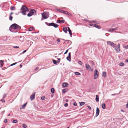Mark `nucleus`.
I'll return each instance as SVG.
<instances>
[{
    "label": "nucleus",
    "instance_id": "obj_1",
    "mask_svg": "<svg viewBox=\"0 0 128 128\" xmlns=\"http://www.w3.org/2000/svg\"><path fill=\"white\" fill-rule=\"evenodd\" d=\"M21 28V27L16 24H14L11 25L9 30L12 32V29L16 30V32L20 30Z\"/></svg>",
    "mask_w": 128,
    "mask_h": 128
},
{
    "label": "nucleus",
    "instance_id": "obj_2",
    "mask_svg": "<svg viewBox=\"0 0 128 128\" xmlns=\"http://www.w3.org/2000/svg\"><path fill=\"white\" fill-rule=\"evenodd\" d=\"M21 10H22L21 12L22 14L24 15H26V12L28 11V8L24 5H23L22 6Z\"/></svg>",
    "mask_w": 128,
    "mask_h": 128
},
{
    "label": "nucleus",
    "instance_id": "obj_3",
    "mask_svg": "<svg viewBox=\"0 0 128 128\" xmlns=\"http://www.w3.org/2000/svg\"><path fill=\"white\" fill-rule=\"evenodd\" d=\"M42 18L41 20H43V19H46L47 18L49 17V13L47 12H44L42 14Z\"/></svg>",
    "mask_w": 128,
    "mask_h": 128
},
{
    "label": "nucleus",
    "instance_id": "obj_4",
    "mask_svg": "<svg viewBox=\"0 0 128 128\" xmlns=\"http://www.w3.org/2000/svg\"><path fill=\"white\" fill-rule=\"evenodd\" d=\"M36 12L35 10L33 9H32L30 10L29 12L27 14V16L30 17L33 15H36Z\"/></svg>",
    "mask_w": 128,
    "mask_h": 128
},
{
    "label": "nucleus",
    "instance_id": "obj_5",
    "mask_svg": "<svg viewBox=\"0 0 128 128\" xmlns=\"http://www.w3.org/2000/svg\"><path fill=\"white\" fill-rule=\"evenodd\" d=\"M98 72L97 70H95L94 72V78L95 79L97 78L98 76Z\"/></svg>",
    "mask_w": 128,
    "mask_h": 128
},
{
    "label": "nucleus",
    "instance_id": "obj_6",
    "mask_svg": "<svg viewBox=\"0 0 128 128\" xmlns=\"http://www.w3.org/2000/svg\"><path fill=\"white\" fill-rule=\"evenodd\" d=\"M48 26H52L55 28H57L58 25L57 24H56L53 23H51L48 24Z\"/></svg>",
    "mask_w": 128,
    "mask_h": 128
},
{
    "label": "nucleus",
    "instance_id": "obj_7",
    "mask_svg": "<svg viewBox=\"0 0 128 128\" xmlns=\"http://www.w3.org/2000/svg\"><path fill=\"white\" fill-rule=\"evenodd\" d=\"M107 43L108 44L111 46L113 47L115 46V44L114 43L110 41H107Z\"/></svg>",
    "mask_w": 128,
    "mask_h": 128
},
{
    "label": "nucleus",
    "instance_id": "obj_8",
    "mask_svg": "<svg viewBox=\"0 0 128 128\" xmlns=\"http://www.w3.org/2000/svg\"><path fill=\"white\" fill-rule=\"evenodd\" d=\"M115 47L114 49L116 50L117 52H119L120 51V44H118L117 46H115Z\"/></svg>",
    "mask_w": 128,
    "mask_h": 128
},
{
    "label": "nucleus",
    "instance_id": "obj_9",
    "mask_svg": "<svg viewBox=\"0 0 128 128\" xmlns=\"http://www.w3.org/2000/svg\"><path fill=\"white\" fill-rule=\"evenodd\" d=\"M100 113V110L98 107H97L96 108V116H97Z\"/></svg>",
    "mask_w": 128,
    "mask_h": 128
},
{
    "label": "nucleus",
    "instance_id": "obj_10",
    "mask_svg": "<svg viewBox=\"0 0 128 128\" xmlns=\"http://www.w3.org/2000/svg\"><path fill=\"white\" fill-rule=\"evenodd\" d=\"M35 93H34V94H32L30 96V98L31 100H33L34 99L35 97Z\"/></svg>",
    "mask_w": 128,
    "mask_h": 128
},
{
    "label": "nucleus",
    "instance_id": "obj_11",
    "mask_svg": "<svg viewBox=\"0 0 128 128\" xmlns=\"http://www.w3.org/2000/svg\"><path fill=\"white\" fill-rule=\"evenodd\" d=\"M65 22L64 20H57L56 21V22L58 23H60L62 22L63 23H64Z\"/></svg>",
    "mask_w": 128,
    "mask_h": 128
},
{
    "label": "nucleus",
    "instance_id": "obj_12",
    "mask_svg": "<svg viewBox=\"0 0 128 128\" xmlns=\"http://www.w3.org/2000/svg\"><path fill=\"white\" fill-rule=\"evenodd\" d=\"M68 84L66 82H64L62 84L63 87L65 88L68 87Z\"/></svg>",
    "mask_w": 128,
    "mask_h": 128
},
{
    "label": "nucleus",
    "instance_id": "obj_13",
    "mask_svg": "<svg viewBox=\"0 0 128 128\" xmlns=\"http://www.w3.org/2000/svg\"><path fill=\"white\" fill-rule=\"evenodd\" d=\"M4 65V61L3 60H0V67H2Z\"/></svg>",
    "mask_w": 128,
    "mask_h": 128
},
{
    "label": "nucleus",
    "instance_id": "obj_14",
    "mask_svg": "<svg viewBox=\"0 0 128 128\" xmlns=\"http://www.w3.org/2000/svg\"><path fill=\"white\" fill-rule=\"evenodd\" d=\"M63 30L66 33H67L68 30L67 29V27H66L63 28Z\"/></svg>",
    "mask_w": 128,
    "mask_h": 128
},
{
    "label": "nucleus",
    "instance_id": "obj_15",
    "mask_svg": "<svg viewBox=\"0 0 128 128\" xmlns=\"http://www.w3.org/2000/svg\"><path fill=\"white\" fill-rule=\"evenodd\" d=\"M99 97L97 95H96L95 100H96V102H98L99 101Z\"/></svg>",
    "mask_w": 128,
    "mask_h": 128
},
{
    "label": "nucleus",
    "instance_id": "obj_16",
    "mask_svg": "<svg viewBox=\"0 0 128 128\" xmlns=\"http://www.w3.org/2000/svg\"><path fill=\"white\" fill-rule=\"evenodd\" d=\"M86 68L87 70H88L89 69H90V66L88 64H86Z\"/></svg>",
    "mask_w": 128,
    "mask_h": 128
},
{
    "label": "nucleus",
    "instance_id": "obj_17",
    "mask_svg": "<svg viewBox=\"0 0 128 128\" xmlns=\"http://www.w3.org/2000/svg\"><path fill=\"white\" fill-rule=\"evenodd\" d=\"M94 26L98 29H100V26L96 24H94Z\"/></svg>",
    "mask_w": 128,
    "mask_h": 128
},
{
    "label": "nucleus",
    "instance_id": "obj_18",
    "mask_svg": "<svg viewBox=\"0 0 128 128\" xmlns=\"http://www.w3.org/2000/svg\"><path fill=\"white\" fill-rule=\"evenodd\" d=\"M117 29L116 28H110L109 30V31L110 32H112L114 30H115Z\"/></svg>",
    "mask_w": 128,
    "mask_h": 128
},
{
    "label": "nucleus",
    "instance_id": "obj_19",
    "mask_svg": "<svg viewBox=\"0 0 128 128\" xmlns=\"http://www.w3.org/2000/svg\"><path fill=\"white\" fill-rule=\"evenodd\" d=\"M102 76L105 77L106 76V73L105 72H103L102 74Z\"/></svg>",
    "mask_w": 128,
    "mask_h": 128
},
{
    "label": "nucleus",
    "instance_id": "obj_20",
    "mask_svg": "<svg viewBox=\"0 0 128 128\" xmlns=\"http://www.w3.org/2000/svg\"><path fill=\"white\" fill-rule=\"evenodd\" d=\"M27 103L26 102V103L22 105V108H20V109H21V108L22 109H24V108L26 106V105Z\"/></svg>",
    "mask_w": 128,
    "mask_h": 128
},
{
    "label": "nucleus",
    "instance_id": "obj_21",
    "mask_svg": "<svg viewBox=\"0 0 128 128\" xmlns=\"http://www.w3.org/2000/svg\"><path fill=\"white\" fill-rule=\"evenodd\" d=\"M102 107L103 109H104L106 108V105L104 103H103L102 105Z\"/></svg>",
    "mask_w": 128,
    "mask_h": 128
},
{
    "label": "nucleus",
    "instance_id": "obj_22",
    "mask_svg": "<svg viewBox=\"0 0 128 128\" xmlns=\"http://www.w3.org/2000/svg\"><path fill=\"white\" fill-rule=\"evenodd\" d=\"M68 89L66 88L62 90V92L63 93H65L67 91Z\"/></svg>",
    "mask_w": 128,
    "mask_h": 128
},
{
    "label": "nucleus",
    "instance_id": "obj_23",
    "mask_svg": "<svg viewBox=\"0 0 128 128\" xmlns=\"http://www.w3.org/2000/svg\"><path fill=\"white\" fill-rule=\"evenodd\" d=\"M63 13L65 14H66L68 15L70 14L68 12L66 11H64V12H63Z\"/></svg>",
    "mask_w": 128,
    "mask_h": 128
},
{
    "label": "nucleus",
    "instance_id": "obj_24",
    "mask_svg": "<svg viewBox=\"0 0 128 128\" xmlns=\"http://www.w3.org/2000/svg\"><path fill=\"white\" fill-rule=\"evenodd\" d=\"M51 92L52 94H54V88H52L51 90Z\"/></svg>",
    "mask_w": 128,
    "mask_h": 128
},
{
    "label": "nucleus",
    "instance_id": "obj_25",
    "mask_svg": "<svg viewBox=\"0 0 128 128\" xmlns=\"http://www.w3.org/2000/svg\"><path fill=\"white\" fill-rule=\"evenodd\" d=\"M52 62L54 64H56L57 63V61L54 60H52Z\"/></svg>",
    "mask_w": 128,
    "mask_h": 128
},
{
    "label": "nucleus",
    "instance_id": "obj_26",
    "mask_svg": "<svg viewBox=\"0 0 128 128\" xmlns=\"http://www.w3.org/2000/svg\"><path fill=\"white\" fill-rule=\"evenodd\" d=\"M33 27H30V28H29L28 30L29 31H32L33 29Z\"/></svg>",
    "mask_w": 128,
    "mask_h": 128
},
{
    "label": "nucleus",
    "instance_id": "obj_27",
    "mask_svg": "<svg viewBox=\"0 0 128 128\" xmlns=\"http://www.w3.org/2000/svg\"><path fill=\"white\" fill-rule=\"evenodd\" d=\"M10 9L12 10H15V7L14 6H11Z\"/></svg>",
    "mask_w": 128,
    "mask_h": 128
},
{
    "label": "nucleus",
    "instance_id": "obj_28",
    "mask_svg": "<svg viewBox=\"0 0 128 128\" xmlns=\"http://www.w3.org/2000/svg\"><path fill=\"white\" fill-rule=\"evenodd\" d=\"M74 74L75 75H80V73L78 72H74Z\"/></svg>",
    "mask_w": 128,
    "mask_h": 128
},
{
    "label": "nucleus",
    "instance_id": "obj_29",
    "mask_svg": "<svg viewBox=\"0 0 128 128\" xmlns=\"http://www.w3.org/2000/svg\"><path fill=\"white\" fill-rule=\"evenodd\" d=\"M66 59L69 62L71 61V58H69V57H67L66 58Z\"/></svg>",
    "mask_w": 128,
    "mask_h": 128
},
{
    "label": "nucleus",
    "instance_id": "obj_30",
    "mask_svg": "<svg viewBox=\"0 0 128 128\" xmlns=\"http://www.w3.org/2000/svg\"><path fill=\"white\" fill-rule=\"evenodd\" d=\"M68 31V32H69V34L70 35V37H72V31H71V30H70L69 31Z\"/></svg>",
    "mask_w": 128,
    "mask_h": 128
},
{
    "label": "nucleus",
    "instance_id": "obj_31",
    "mask_svg": "<svg viewBox=\"0 0 128 128\" xmlns=\"http://www.w3.org/2000/svg\"><path fill=\"white\" fill-rule=\"evenodd\" d=\"M124 63L122 62H120L119 64L120 66H123L124 65Z\"/></svg>",
    "mask_w": 128,
    "mask_h": 128
},
{
    "label": "nucleus",
    "instance_id": "obj_32",
    "mask_svg": "<svg viewBox=\"0 0 128 128\" xmlns=\"http://www.w3.org/2000/svg\"><path fill=\"white\" fill-rule=\"evenodd\" d=\"M22 126L23 128H26L27 127V126L25 124H23Z\"/></svg>",
    "mask_w": 128,
    "mask_h": 128
},
{
    "label": "nucleus",
    "instance_id": "obj_33",
    "mask_svg": "<svg viewBox=\"0 0 128 128\" xmlns=\"http://www.w3.org/2000/svg\"><path fill=\"white\" fill-rule=\"evenodd\" d=\"M58 10L60 12L62 13H63V12H64V10H60V9H59Z\"/></svg>",
    "mask_w": 128,
    "mask_h": 128
},
{
    "label": "nucleus",
    "instance_id": "obj_34",
    "mask_svg": "<svg viewBox=\"0 0 128 128\" xmlns=\"http://www.w3.org/2000/svg\"><path fill=\"white\" fill-rule=\"evenodd\" d=\"M80 105L81 106L84 105L85 104V102H80Z\"/></svg>",
    "mask_w": 128,
    "mask_h": 128
},
{
    "label": "nucleus",
    "instance_id": "obj_35",
    "mask_svg": "<svg viewBox=\"0 0 128 128\" xmlns=\"http://www.w3.org/2000/svg\"><path fill=\"white\" fill-rule=\"evenodd\" d=\"M18 122V121L17 120H13V122L14 123H16Z\"/></svg>",
    "mask_w": 128,
    "mask_h": 128
},
{
    "label": "nucleus",
    "instance_id": "obj_36",
    "mask_svg": "<svg viewBox=\"0 0 128 128\" xmlns=\"http://www.w3.org/2000/svg\"><path fill=\"white\" fill-rule=\"evenodd\" d=\"M41 98L42 100H44L45 99V97L44 96H43L41 97Z\"/></svg>",
    "mask_w": 128,
    "mask_h": 128
},
{
    "label": "nucleus",
    "instance_id": "obj_37",
    "mask_svg": "<svg viewBox=\"0 0 128 128\" xmlns=\"http://www.w3.org/2000/svg\"><path fill=\"white\" fill-rule=\"evenodd\" d=\"M13 17L11 16H9V19L10 20H12Z\"/></svg>",
    "mask_w": 128,
    "mask_h": 128
},
{
    "label": "nucleus",
    "instance_id": "obj_38",
    "mask_svg": "<svg viewBox=\"0 0 128 128\" xmlns=\"http://www.w3.org/2000/svg\"><path fill=\"white\" fill-rule=\"evenodd\" d=\"M124 48L126 49L128 48V45L126 46H123Z\"/></svg>",
    "mask_w": 128,
    "mask_h": 128
},
{
    "label": "nucleus",
    "instance_id": "obj_39",
    "mask_svg": "<svg viewBox=\"0 0 128 128\" xmlns=\"http://www.w3.org/2000/svg\"><path fill=\"white\" fill-rule=\"evenodd\" d=\"M78 63L79 64L81 65H82V62L80 61H78Z\"/></svg>",
    "mask_w": 128,
    "mask_h": 128
},
{
    "label": "nucleus",
    "instance_id": "obj_40",
    "mask_svg": "<svg viewBox=\"0 0 128 128\" xmlns=\"http://www.w3.org/2000/svg\"><path fill=\"white\" fill-rule=\"evenodd\" d=\"M17 64V62H15L14 63L12 64H11L10 65V66H12L14 65H15V64Z\"/></svg>",
    "mask_w": 128,
    "mask_h": 128
},
{
    "label": "nucleus",
    "instance_id": "obj_41",
    "mask_svg": "<svg viewBox=\"0 0 128 128\" xmlns=\"http://www.w3.org/2000/svg\"><path fill=\"white\" fill-rule=\"evenodd\" d=\"M95 24H90L89 25L90 26H94Z\"/></svg>",
    "mask_w": 128,
    "mask_h": 128
},
{
    "label": "nucleus",
    "instance_id": "obj_42",
    "mask_svg": "<svg viewBox=\"0 0 128 128\" xmlns=\"http://www.w3.org/2000/svg\"><path fill=\"white\" fill-rule=\"evenodd\" d=\"M14 48H19V47L18 46H14Z\"/></svg>",
    "mask_w": 128,
    "mask_h": 128
},
{
    "label": "nucleus",
    "instance_id": "obj_43",
    "mask_svg": "<svg viewBox=\"0 0 128 128\" xmlns=\"http://www.w3.org/2000/svg\"><path fill=\"white\" fill-rule=\"evenodd\" d=\"M70 54H71V53L70 52L68 53V57H69V58H71Z\"/></svg>",
    "mask_w": 128,
    "mask_h": 128
},
{
    "label": "nucleus",
    "instance_id": "obj_44",
    "mask_svg": "<svg viewBox=\"0 0 128 128\" xmlns=\"http://www.w3.org/2000/svg\"><path fill=\"white\" fill-rule=\"evenodd\" d=\"M68 49H67L66 50V52H65L64 53V54H66L67 53L68 51Z\"/></svg>",
    "mask_w": 128,
    "mask_h": 128
},
{
    "label": "nucleus",
    "instance_id": "obj_45",
    "mask_svg": "<svg viewBox=\"0 0 128 128\" xmlns=\"http://www.w3.org/2000/svg\"><path fill=\"white\" fill-rule=\"evenodd\" d=\"M73 105L75 106H77V104L75 102H74L73 103Z\"/></svg>",
    "mask_w": 128,
    "mask_h": 128
},
{
    "label": "nucleus",
    "instance_id": "obj_46",
    "mask_svg": "<svg viewBox=\"0 0 128 128\" xmlns=\"http://www.w3.org/2000/svg\"><path fill=\"white\" fill-rule=\"evenodd\" d=\"M4 122H5V123H6L7 122V119H4Z\"/></svg>",
    "mask_w": 128,
    "mask_h": 128
},
{
    "label": "nucleus",
    "instance_id": "obj_47",
    "mask_svg": "<svg viewBox=\"0 0 128 128\" xmlns=\"http://www.w3.org/2000/svg\"><path fill=\"white\" fill-rule=\"evenodd\" d=\"M92 22H94L96 24L97 23V22L96 21H92Z\"/></svg>",
    "mask_w": 128,
    "mask_h": 128
},
{
    "label": "nucleus",
    "instance_id": "obj_48",
    "mask_svg": "<svg viewBox=\"0 0 128 128\" xmlns=\"http://www.w3.org/2000/svg\"><path fill=\"white\" fill-rule=\"evenodd\" d=\"M64 106L65 107H67L68 106V104L67 103H65L64 104Z\"/></svg>",
    "mask_w": 128,
    "mask_h": 128
},
{
    "label": "nucleus",
    "instance_id": "obj_49",
    "mask_svg": "<svg viewBox=\"0 0 128 128\" xmlns=\"http://www.w3.org/2000/svg\"><path fill=\"white\" fill-rule=\"evenodd\" d=\"M60 61V58H58V60L57 61V63H59Z\"/></svg>",
    "mask_w": 128,
    "mask_h": 128
},
{
    "label": "nucleus",
    "instance_id": "obj_50",
    "mask_svg": "<svg viewBox=\"0 0 128 128\" xmlns=\"http://www.w3.org/2000/svg\"><path fill=\"white\" fill-rule=\"evenodd\" d=\"M87 107H88V108L89 109H90V110H91V107L90 106H87Z\"/></svg>",
    "mask_w": 128,
    "mask_h": 128
},
{
    "label": "nucleus",
    "instance_id": "obj_51",
    "mask_svg": "<svg viewBox=\"0 0 128 128\" xmlns=\"http://www.w3.org/2000/svg\"><path fill=\"white\" fill-rule=\"evenodd\" d=\"M1 101L2 102H5V100L3 99V98L1 100Z\"/></svg>",
    "mask_w": 128,
    "mask_h": 128
},
{
    "label": "nucleus",
    "instance_id": "obj_52",
    "mask_svg": "<svg viewBox=\"0 0 128 128\" xmlns=\"http://www.w3.org/2000/svg\"><path fill=\"white\" fill-rule=\"evenodd\" d=\"M67 28H68V30L69 31L71 30H70V28H69V27H68Z\"/></svg>",
    "mask_w": 128,
    "mask_h": 128
},
{
    "label": "nucleus",
    "instance_id": "obj_53",
    "mask_svg": "<svg viewBox=\"0 0 128 128\" xmlns=\"http://www.w3.org/2000/svg\"><path fill=\"white\" fill-rule=\"evenodd\" d=\"M6 94H4L3 97V98H4L6 96Z\"/></svg>",
    "mask_w": 128,
    "mask_h": 128
},
{
    "label": "nucleus",
    "instance_id": "obj_54",
    "mask_svg": "<svg viewBox=\"0 0 128 128\" xmlns=\"http://www.w3.org/2000/svg\"><path fill=\"white\" fill-rule=\"evenodd\" d=\"M126 108H128V102L126 104Z\"/></svg>",
    "mask_w": 128,
    "mask_h": 128
},
{
    "label": "nucleus",
    "instance_id": "obj_55",
    "mask_svg": "<svg viewBox=\"0 0 128 128\" xmlns=\"http://www.w3.org/2000/svg\"><path fill=\"white\" fill-rule=\"evenodd\" d=\"M26 52V50H25L23 51V52H22V53H25Z\"/></svg>",
    "mask_w": 128,
    "mask_h": 128
},
{
    "label": "nucleus",
    "instance_id": "obj_56",
    "mask_svg": "<svg viewBox=\"0 0 128 128\" xmlns=\"http://www.w3.org/2000/svg\"><path fill=\"white\" fill-rule=\"evenodd\" d=\"M57 41L58 42H60V40L59 39H57Z\"/></svg>",
    "mask_w": 128,
    "mask_h": 128
},
{
    "label": "nucleus",
    "instance_id": "obj_57",
    "mask_svg": "<svg viewBox=\"0 0 128 128\" xmlns=\"http://www.w3.org/2000/svg\"><path fill=\"white\" fill-rule=\"evenodd\" d=\"M13 14L12 12L10 13V16H11L12 14Z\"/></svg>",
    "mask_w": 128,
    "mask_h": 128
},
{
    "label": "nucleus",
    "instance_id": "obj_58",
    "mask_svg": "<svg viewBox=\"0 0 128 128\" xmlns=\"http://www.w3.org/2000/svg\"><path fill=\"white\" fill-rule=\"evenodd\" d=\"M125 61L126 62H128V59H126V60H125Z\"/></svg>",
    "mask_w": 128,
    "mask_h": 128
},
{
    "label": "nucleus",
    "instance_id": "obj_59",
    "mask_svg": "<svg viewBox=\"0 0 128 128\" xmlns=\"http://www.w3.org/2000/svg\"><path fill=\"white\" fill-rule=\"evenodd\" d=\"M30 44L29 43L28 44V45H30L31 44V42H30Z\"/></svg>",
    "mask_w": 128,
    "mask_h": 128
},
{
    "label": "nucleus",
    "instance_id": "obj_60",
    "mask_svg": "<svg viewBox=\"0 0 128 128\" xmlns=\"http://www.w3.org/2000/svg\"><path fill=\"white\" fill-rule=\"evenodd\" d=\"M38 69V68H36L35 70H37Z\"/></svg>",
    "mask_w": 128,
    "mask_h": 128
},
{
    "label": "nucleus",
    "instance_id": "obj_61",
    "mask_svg": "<svg viewBox=\"0 0 128 128\" xmlns=\"http://www.w3.org/2000/svg\"><path fill=\"white\" fill-rule=\"evenodd\" d=\"M20 68H22V65L21 64H20Z\"/></svg>",
    "mask_w": 128,
    "mask_h": 128
},
{
    "label": "nucleus",
    "instance_id": "obj_62",
    "mask_svg": "<svg viewBox=\"0 0 128 128\" xmlns=\"http://www.w3.org/2000/svg\"><path fill=\"white\" fill-rule=\"evenodd\" d=\"M66 102H68V100H67L66 99Z\"/></svg>",
    "mask_w": 128,
    "mask_h": 128
},
{
    "label": "nucleus",
    "instance_id": "obj_63",
    "mask_svg": "<svg viewBox=\"0 0 128 128\" xmlns=\"http://www.w3.org/2000/svg\"><path fill=\"white\" fill-rule=\"evenodd\" d=\"M121 111L122 112H124V111L123 110H121Z\"/></svg>",
    "mask_w": 128,
    "mask_h": 128
},
{
    "label": "nucleus",
    "instance_id": "obj_64",
    "mask_svg": "<svg viewBox=\"0 0 128 128\" xmlns=\"http://www.w3.org/2000/svg\"><path fill=\"white\" fill-rule=\"evenodd\" d=\"M10 114H8V116H10Z\"/></svg>",
    "mask_w": 128,
    "mask_h": 128
}]
</instances>
